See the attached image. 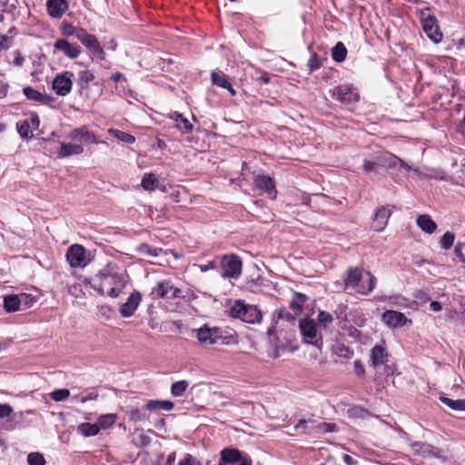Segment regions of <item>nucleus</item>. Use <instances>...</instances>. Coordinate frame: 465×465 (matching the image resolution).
<instances>
[{
    "mask_svg": "<svg viewBox=\"0 0 465 465\" xmlns=\"http://www.w3.org/2000/svg\"><path fill=\"white\" fill-rule=\"evenodd\" d=\"M98 283L94 282L92 287L103 295L111 298H117L124 290L128 282V275L124 272L114 271L107 267L96 275Z\"/></svg>",
    "mask_w": 465,
    "mask_h": 465,
    "instance_id": "nucleus-1",
    "label": "nucleus"
},
{
    "mask_svg": "<svg viewBox=\"0 0 465 465\" xmlns=\"http://www.w3.org/2000/svg\"><path fill=\"white\" fill-rule=\"evenodd\" d=\"M376 278L370 272H363L358 268H350L345 280V288L351 289L355 292L367 295L375 287Z\"/></svg>",
    "mask_w": 465,
    "mask_h": 465,
    "instance_id": "nucleus-2",
    "label": "nucleus"
},
{
    "mask_svg": "<svg viewBox=\"0 0 465 465\" xmlns=\"http://www.w3.org/2000/svg\"><path fill=\"white\" fill-rule=\"evenodd\" d=\"M231 315L248 323H258L262 321V312L254 305H248L242 301H236L230 310Z\"/></svg>",
    "mask_w": 465,
    "mask_h": 465,
    "instance_id": "nucleus-3",
    "label": "nucleus"
},
{
    "mask_svg": "<svg viewBox=\"0 0 465 465\" xmlns=\"http://www.w3.org/2000/svg\"><path fill=\"white\" fill-rule=\"evenodd\" d=\"M117 414L107 413L101 415L94 424L83 423L79 426V431L84 436H95L101 430L111 428L117 420Z\"/></svg>",
    "mask_w": 465,
    "mask_h": 465,
    "instance_id": "nucleus-4",
    "label": "nucleus"
},
{
    "mask_svg": "<svg viewBox=\"0 0 465 465\" xmlns=\"http://www.w3.org/2000/svg\"><path fill=\"white\" fill-rule=\"evenodd\" d=\"M193 332L195 333V337L202 346L213 345L222 338L218 328H210L207 325H203L199 329H194L193 330Z\"/></svg>",
    "mask_w": 465,
    "mask_h": 465,
    "instance_id": "nucleus-5",
    "label": "nucleus"
},
{
    "mask_svg": "<svg viewBox=\"0 0 465 465\" xmlns=\"http://www.w3.org/2000/svg\"><path fill=\"white\" fill-rule=\"evenodd\" d=\"M223 276L238 278L242 272V261L234 255H224L222 259Z\"/></svg>",
    "mask_w": 465,
    "mask_h": 465,
    "instance_id": "nucleus-6",
    "label": "nucleus"
},
{
    "mask_svg": "<svg viewBox=\"0 0 465 465\" xmlns=\"http://www.w3.org/2000/svg\"><path fill=\"white\" fill-rule=\"evenodd\" d=\"M381 321L390 329H397L411 324V320L408 319L402 312L393 310H387L381 315Z\"/></svg>",
    "mask_w": 465,
    "mask_h": 465,
    "instance_id": "nucleus-7",
    "label": "nucleus"
},
{
    "mask_svg": "<svg viewBox=\"0 0 465 465\" xmlns=\"http://www.w3.org/2000/svg\"><path fill=\"white\" fill-rule=\"evenodd\" d=\"M182 291L170 280L158 282L152 291V295L162 299H174L181 296Z\"/></svg>",
    "mask_w": 465,
    "mask_h": 465,
    "instance_id": "nucleus-8",
    "label": "nucleus"
},
{
    "mask_svg": "<svg viewBox=\"0 0 465 465\" xmlns=\"http://www.w3.org/2000/svg\"><path fill=\"white\" fill-rule=\"evenodd\" d=\"M73 76L74 74L72 72L66 71L54 77L52 87L57 95L65 96L71 92L73 86Z\"/></svg>",
    "mask_w": 465,
    "mask_h": 465,
    "instance_id": "nucleus-9",
    "label": "nucleus"
},
{
    "mask_svg": "<svg viewBox=\"0 0 465 465\" xmlns=\"http://www.w3.org/2000/svg\"><path fill=\"white\" fill-rule=\"evenodd\" d=\"M376 159L380 169H393L399 166L408 172L411 170V167L405 162L389 152H383L377 154Z\"/></svg>",
    "mask_w": 465,
    "mask_h": 465,
    "instance_id": "nucleus-10",
    "label": "nucleus"
},
{
    "mask_svg": "<svg viewBox=\"0 0 465 465\" xmlns=\"http://www.w3.org/2000/svg\"><path fill=\"white\" fill-rule=\"evenodd\" d=\"M142 301V294L139 291L134 290L128 296L125 302L119 308V312L124 318L133 316Z\"/></svg>",
    "mask_w": 465,
    "mask_h": 465,
    "instance_id": "nucleus-11",
    "label": "nucleus"
},
{
    "mask_svg": "<svg viewBox=\"0 0 465 465\" xmlns=\"http://www.w3.org/2000/svg\"><path fill=\"white\" fill-rule=\"evenodd\" d=\"M85 249L80 244L72 245L66 252V260L73 268L85 265Z\"/></svg>",
    "mask_w": 465,
    "mask_h": 465,
    "instance_id": "nucleus-12",
    "label": "nucleus"
},
{
    "mask_svg": "<svg viewBox=\"0 0 465 465\" xmlns=\"http://www.w3.org/2000/svg\"><path fill=\"white\" fill-rule=\"evenodd\" d=\"M423 30L427 36L435 44H438L442 39V35L440 32L437 20L434 16L428 15L422 19Z\"/></svg>",
    "mask_w": 465,
    "mask_h": 465,
    "instance_id": "nucleus-13",
    "label": "nucleus"
},
{
    "mask_svg": "<svg viewBox=\"0 0 465 465\" xmlns=\"http://www.w3.org/2000/svg\"><path fill=\"white\" fill-rule=\"evenodd\" d=\"M55 50L62 52L66 57L70 59L77 58L81 54V48L76 44H72L65 39H58L54 44Z\"/></svg>",
    "mask_w": 465,
    "mask_h": 465,
    "instance_id": "nucleus-14",
    "label": "nucleus"
},
{
    "mask_svg": "<svg viewBox=\"0 0 465 465\" xmlns=\"http://www.w3.org/2000/svg\"><path fill=\"white\" fill-rule=\"evenodd\" d=\"M391 215V211L387 207L382 206L378 209L373 218V230L375 232H382L386 227Z\"/></svg>",
    "mask_w": 465,
    "mask_h": 465,
    "instance_id": "nucleus-15",
    "label": "nucleus"
},
{
    "mask_svg": "<svg viewBox=\"0 0 465 465\" xmlns=\"http://www.w3.org/2000/svg\"><path fill=\"white\" fill-rule=\"evenodd\" d=\"M253 182L258 189L264 191L271 197L275 196V184L272 177L259 174L254 177Z\"/></svg>",
    "mask_w": 465,
    "mask_h": 465,
    "instance_id": "nucleus-16",
    "label": "nucleus"
},
{
    "mask_svg": "<svg viewBox=\"0 0 465 465\" xmlns=\"http://www.w3.org/2000/svg\"><path fill=\"white\" fill-rule=\"evenodd\" d=\"M335 94L339 101L346 104L356 103L359 100V94L348 85L339 86Z\"/></svg>",
    "mask_w": 465,
    "mask_h": 465,
    "instance_id": "nucleus-17",
    "label": "nucleus"
},
{
    "mask_svg": "<svg viewBox=\"0 0 465 465\" xmlns=\"http://www.w3.org/2000/svg\"><path fill=\"white\" fill-rule=\"evenodd\" d=\"M77 40L81 42L92 54L100 46L97 38L86 30L80 28L77 31Z\"/></svg>",
    "mask_w": 465,
    "mask_h": 465,
    "instance_id": "nucleus-18",
    "label": "nucleus"
},
{
    "mask_svg": "<svg viewBox=\"0 0 465 465\" xmlns=\"http://www.w3.org/2000/svg\"><path fill=\"white\" fill-rule=\"evenodd\" d=\"M68 4L65 0H48L47 11L54 18H60L67 11Z\"/></svg>",
    "mask_w": 465,
    "mask_h": 465,
    "instance_id": "nucleus-19",
    "label": "nucleus"
},
{
    "mask_svg": "<svg viewBox=\"0 0 465 465\" xmlns=\"http://www.w3.org/2000/svg\"><path fill=\"white\" fill-rule=\"evenodd\" d=\"M26 295L22 293L5 295L4 297V309L6 312H15L20 309L21 302L24 299H26Z\"/></svg>",
    "mask_w": 465,
    "mask_h": 465,
    "instance_id": "nucleus-20",
    "label": "nucleus"
},
{
    "mask_svg": "<svg viewBox=\"0 0 465 465\" xmlns=\"http://www.w3.org/2000/svg\"><path fill=\"white\" fill-rule=\"evenodd\" d=\"M299 328L302 335L305 339H315L317 337V325L313 320L302 319L299 322Z\"/></svg>",
    "mask_w": 465,
    "mask_h": 465,
    "instance_id": "nucleus-21",
    "label": "nucleus"
},
{
    "mask_svg": "<svg viewBox=\"0 0 465 465\" xmlns=\"http://www.w3.org/2000/svg\"><path fill=\"white\" fill-rule=\"evenodd\" d=\"M38 124V119L35 117H31L30 119H26L18 123L17 130L22 137L26 138L33 135V129L37 128Z\"/></svg>",
    "mask_w": 465,
    "mask_h": 465,
    "instance_id": "nucleus-22",
    "label": "nucleus"
},
{
    "mask_svg": "<svg viewBox=\"0 0 465 465\" xmlns=\"http://www.w3.org/2000/svg\"><path fill=\"white\" fill-rule=\"evenodd\" d=\"M211 78L213 84L228 90L232 96L236 95L235 89H233L232 86L227 75H225L223 72H213Z\"/></svg>",
    "mask_w": 465,
    "mask_h": 465,
    "instance_id": "nucleus-23",
    "label": "nucleus"
},
{
    "mask_svg": "<svg viewBox=\"0 0 465 465\" xmlns=\"http://www.w3.org/2000/svg\"><path fill=\"white\" fill-rule=\"evenodd\" d=\"M69 138L72 140H76V141H80V142H84V143H97L95 135L84 128L74 129L70 133Z\"/></svg>",
    "mask_w": 465,
    "mask_h": 465,
    "instance_id": "nucleus-24",
    "label": "nucleus"
},
{
    "mask_svg": "<svg viewBox=\"0 0 465 465\" xmlns=\"http://www.w3.org/2000/svg\"><path fill=\"white\" fill-rule=\"evenodd\" d=\"M371 363L374 367L383 365L388 361V353L382 345H375L371 350Z\"/></svg>",
    "mask_w": 465,
    "mask_h": 465,
    "instance_id": "nucleus-25",
    "label": "nucleus"
},
{
    "mask_svg": "<svg viewBox=\"0 0 465 465\" xmlns=\"http://www.w3.org/2000/svg\"><path fill=\"white\" fill-rule=\"evenodd\" d=\"M175 122V127L183 134H190L193 132V126L189 120L183 116L182 114L174 112L170 116Z\"/></svg>",
    "mask_w": 465,
    "mask_h": 465,
    "instance_id": "nucleus-26",
    "label": "nucleus"
},
{
    "mask_svg": "<svg viewBox=\"0 0 465 465\" xmlns=\"http://www.w3.org/2000/svg\"><path fill=\"white\" fill-rule=\"evenodd\" d=\"M84 152V148L80 144L76 143H62L60 150L58 151V156L60 158L68 157L71 155H78Z\"/></svg>",
    "mask_w": 465,
    "mask_h": 465,
    "instance_id": "nucleus-27",
    "label": "nucleus"
},
{
    "mask_svg": "<svg viewBox=\"0 0 465 465\" xmlns=\"http://www.w3.org/2000/svg\"><path fill=\"white\" fill-rule=\"evenodd\" d=\"M23 92L26 98L32 101L39 102L42 104H48L52 100V98L49 95L42 94L39 91L29 86L25 87Z\"/></svg>",
    "mask_w": 465,
    "mask_h": 465,
    "instance_id": "nucleus-28",
    "label": "nucleus"
},
{
    "mask_svg": "<svg viewBox=\"0 0 465 465\" xmlns=\"http://www.w3.org/2000/svg\"><path fill=\"white\" fill-rule=\"evenodd\" d=\"M417 224L423 232L430 234L437 230L436 223L428 214L419 215Z\"/></svg>",
    "mask_w": 465,
    "mask_h": 465,
    "instance_id": "nucleus-29",
    "label": "nucleus"
},
{
    "mask_svg": "<svg viewBox=\"0 0 465 465\" xmlns=\"http://www.w3.org/2000/svg\"><path fill=\"white\" fill-rule=\"evenodd\" d=\"M146 409L151 411H172L174 407L171 401L150 400L145 405Z\"/></svg>",
    "mask_w": 465,
    "mask_h": 465,
    "instance_id": "nucleus-30",
    "label": "nucleus"
},
{
    "mask_svg": "<svg viewBox=\"0 0 465 465\" xmlns=\"http://www.w3.org/2000/svg\"><path fill=\"white\" fill-rule=\"evenodd\" d=\"M242 452L236 449H224L221 451V460L227 463L237 462L241 459Z\"/></svg>",
    "mask_w": 465,
    "mask_h": 465,
    "instance_id": "nucleus-31",
    "label": "nucleus"
},
{
    "mask_svg": "<svg viewBox=\"0 0 465 465\" xmlns=\"http://www.w3.org/2000/svg\"><path fill=\"white\" fill-rule=\"evenodd\" d=\"M440 401L451 410L465 411V399L452 400L447 397H440Z\"/></svg>",
    "mask_w": 465,
    "mask_h": 465,
    "instance_id": "nucleus-32",
    "label": "nucleus"
},
{
    "mask_svg": "<svg viewBox=\"0 0 465 465\" xmlns=\"http://www.w3.org/2000/svg\"><path fill=\"white\" fill-rule=\"evenodd\" d=\"M159 181L154 173L144 174L142 180V187L146 191H153L158 186Z\"/></svg>",
    "mask_w": 465,
    "mask_h": 465,
    "instance_id": "nucleus-33",
    "label": "nucleus"
},
{
    "mask_svg": "<svg viewBox=\"0 0 465 465\" xmlns=\"http://www.w3.org/2000/svg\"><path fill=\"white\" fill-rule=\"evenodd\" d=\"M108 133L113 135L114 138L126 143H134L135 142V138L134 135L124 133L116 129H109Z\"/></svg>",
    "mask_w": 465,
    "mask_h": 465,
    "instance_id": "nucleus-34",
    "label": "nucleus"
},
{
    "mask_svg": "<svg viewBox=\"0 0 465 465\" xmlns=\"http://www.w3.org/2000/svg\"><path fill=\"white\" fill-rule=\"evenodd\" d=\"M347 55V49L345 45L339 42L332 48V58L337 62H342L345 60Z\"/></svg>",
    "mask_w": 465,
    "mask_h": 465,
    "instance_id": "nucleus-35",
    "label": "nucleus"
},
{
    "mask_svg": "<svg viewBox=\"0 0 465 465\" xmlns=\"http://www.w3.org/2000/svg\"><path fill=\"white\" fill-rule=\"evenodd\" d=\"M189 386V382L187 381H179L172 384L171 386V393L174 397H180L183 395L185 391Z\"/></svg>",
    "mask_w": 465,
    "mask_h": 465,
    "instance_id": "nucleus-36",
    "label": "nucleus"
},
{
    "mask_svg": "<svg viewBox=\"0 0 465 465\" xmlns=\"http://www.w3.org/2000/svg\"><path fill=\"white\" fill-rule=\"evenodd\" d=\"M94 80V74L89 70H84L79 73L78 84L81 88H87L88 84Z\"/></svg>",
    "mask_w": 465,
    "mask_h": 465,
    "instance_id": "nucleus-37",
    "label": "nucleus"
},
{
    "mask_svg": "<svg viewBox=\"0 0 465 465\" xmlns=\"http://www.w3.org/2000/svg\"><path fill=\"white\" fill-rule=\"evenodd\" d=\"M455 235L451 232H446L440 239V245L444 250H449L454 243Z\"/></svg>",
    "mask_w": 465,
    "mask_h": 465,
    "instance_id": "nucleus-38",
    "label": "nucleus"
},
{
    "mask_svg": "<svg viewBox=\"0 0 465 465\" xmlns=\"http://www.w3.org/2000/svg\"><path fill=\"white\" fill-rule=\"evenodd\" d=\"M307 300V297L305 294L297 292L295 293L292 302H291V308L295 311H302L303 304L305 303Z\"/></svg>",
    "mask_w": 465,
    "mask_h": 465,
    "instance_id": "nucleus-39",
    "label": "nucleus"
},
{
    "mask_svg": "<svg viewBox=\"0 0 465 465\" xmlns=\"http://www.w3.org/2000/svg\"><path fill=\"white\" fill-rule=\"evenodd\" d=\"M70 396V391L67 389H59L50 393V397L54 401H63Z\"/></svg>",
    "mask_w": 465,
    "mask_h": 465,
    "instance_id": "nucleus-40",
    "label": "nucleus"
},
{
    "mask_svg": "<svg viewBox=\"0 0 465 465\" xmlns=\"http://www.w3.org/2000/svg\"><path fill=\"white\" fill-rule=\"evenodd\" d=\"M317 319L320 324H322L324 328H327L333 322L332 315L324 311L319 312Z\"/></svg>",
    "mask_w": 465,
    "mask_h": 465,
    "instance_id": "nucleus-41",
    "label": "nucleus"
},
{
    "mask_svg": "<svg viewBox=\"0 0 465 465\" xmlns=\"http://www.w3.org/2000/svg\"><path fill=\"white\" fill-rule=\"evenodd\" d=\"M348 416L351 419H363L367 415V411L361 407H352L347 411Z\"/></svg>",
    "mask_w": 465,
    "mask_h": 465,
    "instance_id": "nucleus-42",
    "label": "nucleus"
},
{
    "mask_svg": "<svg viewBox=\"0 0 465 465\" xmlns=\"http://www.w3.org/2000/svg\"><path fill=\"white\" fill-rule=\"evenodd\" d=\"M27 461L29 465H45V460L42 454L38 452H32L27 457Z\"/></svg>",
    "mask_w": 465,
    "mask_h": 465,
    "instance_id": "nucleus-43",
    "label": "nucleus"
},
{
    "mask_svg": "<svg viewBox=\"0 0 465 465\" xmlns=\"http://www.w3.org/2000/svg\"><path fill=\"white\" fill-rule=\"evenodd\" d=\"M363 170L367 173H378L380 170L376 156L372 160H364Z\"/></svg>",
    "mask_w": 465,
    "mask_h": 465,
    "instance_id": "nucleus-44",
    "label": "nucleus"
},
{
    "mask_svg": "<svg viewBox=\"0 0 465 465\" xmlns=\"http://www.w3.org/2000/svg\"><path fill=\"white\" fill-rule=\"evenodd\" d=\"M336 425L333 423H326L322 422L315 427V430L312 432L314 433H328V432H334Z\"/></svg>",
    "mask_w": 465,
    "mask_h": 465,
    "instance_id": "nucleus-45",
    "label": "nucleus"
},
{
    "mask_svg": "<svg viewBox=\"0 0 465 465\" xmlns=\"http://www.w3.org/2000/svg\"><path fill=\"white\" fill-rule=\"evenodd\" d=\"M334 350H335V352L339 356H341V357H344V358H351V355H352V351L347 346H345L342 343L336 344Z\"/></svg>",
    "mask_w": 465,
    "mask_h": 465,
    "instance_id": "nucleus-46",
    "label": "nucleus"
},
{
    "mask_svg": "<svg viewBox=\"0 0 465 465\" xmlns=\"http://www.w3.org/2000/svg\"><path fill=\"white\" fill-rule=\"evenodd\" d=\"M62 34L64 35V36H72V35H75L77 37V31L79 29H76L74 26H73L71 24H68V23H64L62 25Z\"/></svg>",
    "mask_w": 465,
    "mask_h": 465,
    "instance_id": "nucleus-47",
    "label": "nucleus"
},
{
    "mask_svg": "<svg viewBox=\"0 0 465 465\" xmlns=\"http://www.w3.org/2000/svg\"><path fill=\"white\" fill-rule=\"evenodd\" d=\"M129 417L134 421H140L144 419L143 413L138 408L132 409L129 411Z\"/></svg>",
    "mask_w": 465,
    "mask_h": 465,
    "instance_id": "nucleus-48",
    "label": "nucleus"
},
{
    "mask_svg": "<svg viewBox=\"0 0 465 465\" xmlns=\"http://www.w3.org/2000/svg\"><path fill=\"white\" fill-rule=\"evenodd\" d=\"M464 247L465 243L460 242H457V244L454 247V252L461 262H465V256L462 252Z\"/></svg>",
    "mask_w": 465,
    "mask_h": 465,
    "instance_id": "nucleus-49",
    "label": "nucleus"
},
{
    "mask_svg": "<svg viewBox=\"0 0 465 465\" xmlns=\"http://www.w3.org/2000/svg\"><path fill=\"white\" fill-rule=\"evenodd\" d=\"M13 412V408L6 403H0V419L7 418Z\"/></svg>",
    "mask_w": 465,
    "mask_h": 465,
    "instance_id": "nucleus-50",
    "label": "nucleus"
},
{
    "mask_svg": "<svg viewBox=\"0 0 465 465\" xmlns=\"http://www.w3.org/2000/svg\"><path fill=\"white\" fill-rule=\"evenodd\" d=\"M177 465H201L192 455L186 454Z\"/></svg>",
    "mask_w": 465,
    "mask_h": 465,
    "instance_id": "nucleus-51",
    "label": "nucleus"
},
{
    "mask_svg": "<svg viewBox=\"0 0 465 465\" xmlns=\"http://www.w3.org/2000/svg\"><path fill=\"white\" fill-rule=\"evenodd\" d=\"M12 38L0 34V50L8 49L11 46Z\"/></svg>",
    "mask_w": 465,
    "mask_h": 465,
    "instance_id": "nucleus-52",
    "label": "nucleus"
},
{
    "mask_svg": "<svg viewBox=\"0 0 465 465\" xmlns=\"http://www.w3.org/2000/svg\"><path fill=\"white\" fill-rule=\"evenodd\" d=\"M141 250H142V252H145L149 256H153V257H156L161 252H163L162 249H160V248L152 249L148 245L143 246Z\"/></svg>",
    "mask_w": 465,
    "mask_h": 465,
    "instance_id": "nucleus-53",
    "label": "nucleus"
},
{
    "mask_svg": "<svg viewBox=\"0 0 465 465\" xmlns=\"http://www.w3.org/2000/svg\"><path fill=\"white\" fill-rule=\"evenodd\" d=\"M237 462H239V465H252L251 458L246 454L243 455L242 453L241 455V459H239Z\"/></svg>",
    "mask_w": 465,
    "mask_h": 465,
    "instance_id": "nucleus-54",
    "label": "nucleus"
},
{
    "mask_svg": "<svg viewBox=\"0 0 465 465\" xmlns=\"http://www.w3.org/2000/svg\"><path fill=\"white\" fill-rule=\"evenodd\" d=\"M348 334L355 340H358L361 337V331L354 327H350L348 329Z\"/></svg>",
    "mask_w": 465,
    "mask_h": 465,
    "instance_id": "nucleus-55",
    "label": "nucleus"
},
{
    "mask_svg": "<svg viewBox=\"0 0 465 465\" xmlns=\"http://www.w3.org/2000/svg\"><path fill=\"white\" fill-rule=\"evenodd\" d=\"M202 272H207L214 267L213 262H210L208 264H194Z\"/></svg>",
    "mask_w": 465,
    "mask_h": 465,
    "instance_id": "nucleus-56",
    "label": "nucleus"
},
{
    "mask_svg": "<svg viewBox=\"0 0 465 465\" xmlns=\"http://www.w3.org/2000/svg\"><path fill=\"white\" fill-rule=\"evenodd\" d=\"M342 460L346 465H357V460L351 455L345 454Z\"/></svg>",
    "mask_w": 465,
    "mask_h": 465,
    "instance_id": "nucleus-57",
    "label": "nucleus"
},
{
    "mask_svg": "<svg viewBox=\"0 0 465 465\" xmlns=\"http://www.w3.org/2000/svg\"><path fill=\"white\" fill-rule=\"evenodd\" d=\"M93 54L98 57L100 60L105 59V53L101 45L93 53Z\"/></svg>",
    "mask_w": 465,
    "mask_h": 465,
    "instance_id": "nucleus-58",
    "label": "nucleus"
},
{
    "mask_svg": "<svg viewBox=\"0 0 465 465\" xmlns=\"http://www.w3.org/2000/svg\"><path fill=\"white\" fill-rule=\"evenodd\" d=\"M354 368H355V371L358 375H362L363 372H364V369H363V366L362 364L361 363L360 361H354Z\"/></svg>",
    "mask_w": 465,
    "mask_h": 465,
    "instance_id": "nucleus-59",
    "label": "nucleus"
},
{
    "mask_svg": "<svg viewBox=\"0 0 465 465\" xmlns=\"http://www.w3.org/2000/svg\"><path fill=\"white\" fill-rule=\"evenodd\" d=\"M430 307L434 312H440L442 309L440 302L436 301L431 302Z\"/></svg>",
    "mask_w": 465,
    "mask_h": 465,
    "instance_id": "nucleus-60",
    "label": "nucleus"
},
{
    "mask_svg": "<svg viewBox=\"0 0 465 465\" xmlns=\"http://www.w3.org/2000/svg\"><path fill=\"white\" fill-rule=\"evenodd\" d=\"M24 57L19 53H17L16 57L14 60V64L17 66H21L24 63Z\"/></svg>",
    "mask_w": 465,
    "mask_h": 465,
    "instance_id": "nucleus-61",
    "label": "nucleus"
},
{
    "mask_svg": "<svg viewBox=\"0 0 465 465\" xmlns=\"http://www.w3.org/2000/svg\"><path fill=\"white\" fill-rule=\"evenodd\" d=\"M7 94V86L0 84V99L4 98Z\"/></svg>",
    "mask_w": 465,
    "mask_h": 465,
    "instance_id": "nucleus-62",
    "label": "nucleus"
},
{
    "mask_svg": "<svg viewBox=\"0 0 465 465\" xmlns=\"http://www.w3.org/2000/svg\"><path fill=\"white\" fill-rule=\"evenodd\" d=\"M123 77V74L121 73H115V74H113L112 76H111V79L114 82H117L119 81L121 78Z\"/></svg>",
    "mask_w": 465,
    "mask_h": 465,
    "instance_id": "nucleus-63",
    "label": "nucleus"
},
{
    "mask_svg": "<svg viewBox=\"0 0 465 465\" xmlns=\"http://www.w3.org/2000/svg\"><path fill=\"white\" fill-rule=\"evenodd\" d=\"M312 421L311 420H301L299 421V423L295 426L296 429L300 428V427H303V426H306L308 423H311Z\"/></svg>",
    "mask_w": 465,
    "mask_h": 465,
    "instance_id": "nucleus-64",
    "label": "nucleus"
}]
</instances>
